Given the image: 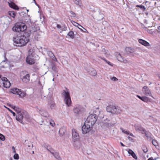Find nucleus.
Returning <instances> with one entry per match:
<instances>
[{
    "label": "nucleus",
    "instance_id": "44",
    "mask_svg": "<svg viewBox=\"0 0 160 160\" xmlns=\"http://www.w3.org/2000/svg\"><path fill=\"white\" fill-rule=\"evenodd\" d=\"M13 158L15 159L18 160L19 158L18 154L17 153H15L14 155Z\"/></svg>",
    "mask_w": 160,
    "mask_h": 160
},
{
    "label": "nucleus",
    "instance_id": "45",
    "mask_svg": "<svg viewBox=\"0 0 160 160\" xmlns=\"http://www.w3.org/2000/svg\"><path fill=\"white\" fill-rule=\"evenodd\" d=\"M1 79H2V81H3L4 82H6V81H8V80L7 78L5 77L2 78Z\"/></svg>",
    "mask_w": 160,
    "mask_h": 160
},
{
    "label": "nucleus",
    "instance_id": "3",
    "mask_svg": "<svg viewBox=\"0 0 160 160\" xmlns=\"http://www.w3.org/2000/svg\"><path fill=\"white\" fill-rule=\"evenodd\" d=\"M15 111L17 112V115L16 117V120L22 124H24V123L22 121V119L24 117V111L18 107H17Z\"/></svg>",
    "mask_w": 160,
    "mask_h": 160
},
{
    "label": "nucleus",
    "instance_id": "42",
    "mask_svg": "<svg viewBox=\"0 0 160 160\" xmlns=\"http://www.w3.org/2000/svg\"><path fill=\"white\" fill-rule=\"evenodd\" d=\"M70 13L71 14V16L72 17L75 18L76 17V14L72 11H69Z\"/></svg>",
    "mask_w": 160,
    "mask_h": 160
},
{
    "label": "nucleus",
    "instance_id": "58",
    "mask_svg": "<svg viewBox=\"0 0 160 160\" xmlns=\"http://www.w3.org/2000/svg\"><path fill=\"white\" fill-rule=\"evenodd\" d=\"M124 63H127L128 62V61L125 59V60H124V59H123V60L122 61Z\"/></svg>",
    "mask_w": 160,
    "mask_h": 160
},
{
    "label": "nucleus",
    "instance_id": "14",
    "mask_svg": "<svg viewBox=\"0 0 160 160\" xmlns=\"http://www.w3.org/2000/svg\"><path fill=\"white\" fill-rule=\"evenodd\" d=\"M43 51L45 52L48 54V55L53 60L55 61H57V59L55 57L53 53L51 51L48 50V49L46 48H44Z\"/></svg>",
    "mask_w": 160,
    "mask_h": 160
},
{
    "label": "nucleus",
    "instance_id": "52",
    "mask_svg": "<svg viewBox=\"0 0 160 160\" xmlns=\"http://www.w3.org/2000/svg\"><path fill=\"white\" fill-rule=\"evenodd\" d=\"M56 27H57V28L58 29H61L62 28L61 26L60 25L58 24H57Z\"/></svg>",
    "mask_w": 160,
    "mask_h": 160
},
{
    "label": "nucleus",
    "instance_id": "20",
    "mask_svg": "<svg viewBox=\"0 0 160 160\" xmlns=\"http://www.w3.org/2000/svg\"><path fill=\"white\" fill-rule=\"evenodd\" d=\"M8 4L10 7L14 9L18 10L19 8L15 4L11 1H10L8 2Z\"/></svg>",
    "mask_w": 160,
    "mask_h": 160
},
{
    "label": "nucleus",
    "instance_id": "16",
    "mask_svg": "<svg viewBox=\"0 0 160 160\" xmlns=\"http://www.w3.org/2000/svg\"><path fill=\"white\" fill-rule=\"evenodd\" d=\"M143 133L145 134V136L147 138L148 140L151 141L154 138L152 134L149 131H146L145 130Z\"/></svg>",
    "mask_w": 160,
    "mask_h": 160
},
{
    "label": "nucleus",
    "instance_id": "43",
    "mask_svg": "<svg viewBox=\"0 0 160 160\" xmlns=\"http://www.w3.org/2000/svg\"><path fill=\"white\" fill-rule=\"evenodd\" d=\"M5 139V136L2 134L0 133V139L2 141H4Z\"/></svg>",
    "mask_w": 160,
    "mask_h": 160
},
{
    "label": "nucleus",
    "instance_id": "54",
    "mask_svg": "<svg viewBox=\"0 0 160 160\" xmlns=\"http://www.w3.org/2000/svg\"><path fill=\"white\" fill-rule=\"evenodd\" d=\"M99 57L101 58L104 61L106 62H107V60L105 58H102L101 57Z\"/></svg>",
    "mask_w": 160,
    "mask_h": 160
},
{
    "label": "nucleus",
    "instance_id": "29",
    "mask_svg": "<svg viewBox=\"0 0 160 160\" xmlns=\"http://www.w3.org/2000/svg\"><path fill=\"white\" fill-rule=\"evenodd\" d=\"M50 88L48 89V92L49 93H48L47 96H44V97H46L47 98H48V99H50L52 97L53 95V93L52 92H50Z\"/></svg>",
    "mask_w": 160,
    "mask_h": 160
},
{
    "label": "nucleus",
    "instance_id": "47",
    "mask_svg": "<svg viewBox=\"0 0 160 160\" xmlns=\"http://www.w3.org/2000/svg\"><path fill=\"white\" fill-rule=\"evenodd\" d=\"M112 80H113L114 81H116L118 80V79L116 78L115 77H113L112 78H111Z\"/></svg>",
    "mask_w": 160,
    "mask_h": 160
},
{
    "label": "nucleus",
    "instance_id": "61",
    "mask_svg": "<svg viewBox=\"0 0 160 160\" xmlns=\"http://www.w3.org/2000/svg\"><path fill=\"white\" fill-rule=\"evenodd\" d=\"M106 62L107 63H108L109 65H110L111 66H112V63L110 62H109V61H107V62Z\"/></svg>",
    "mask_w": 160,
    "mask_h": 160
},
{
    "label": "nucleus",
    "instance_id": "25",
    "mask_svg": "<svg viewBox=\"0 0 160 160\" xmlns=\"http://www.w3.org/2000/svg\"><path fill=\"white\" fill-rule=\"evenodd\" d=\"M39 113L42 115L43 116V117H48L49 116V114L48 113V112L44 110H42L40 111Z\"/></svg>",
    "mask_w": 160,
    "mask_h": 160
},
{
    "label": "nucleus",
    "instance_id": "31",
    "mask_svg": "<svg viewBox=\"0 0 160 160\" xmlns=\"http://www.w3.org/2000/svg\"><path fill=\"white\" fill-rule=\"evenodd\" d=\"M117 58L118 61L120 62H122L123 60V57L121 55L120 53H119L117 57Z\"/></svg>",
    "mask_w": 160,
    "mask_h": 160
},
{
    "label": "nucleus",
    "instance_id": "41",
    "mask_svg": "<svg viewBox=\"0 0 160 160\" xmlns=\"http://www.w3.org/2000/svg\"><path fill=\"white\" fill-rule=\"evenodd\" d=\"M5 108H7L8 109V110L9 111H10V112H11V113H12V115H13V116H15V115H16V114L15 113L13 112L12 110H11V109H10V108H7V107H5Z\"/></svg>",
    "mask_w": 160,
    "mask_h": 160
},
{
    "label": "nucleus",
    "instance_id": "4",
    "mask_svg": "<svg viewBox=\"0 0 160 160\" xmlns=\"http://www.w3.org/2000/svg\"><path fill=\"white\" fill-rule=\"evenodd\" d=\"M27 26L25 24L22 22H19L17 23L15 26L12 28V29L13 31L17 32H24L26 30Z\"/></svg>",
    "mask_w": 160,
    "mask_h": 160
},
{
    "label": "nucleus",
    "instance_id": "26",
    "mask_svg": "<svg viewBox=\"0 0 160 160\" xmlns=\"http://www.w3.org/2000/svg\"><path fill=\"white\" fill-rule=\"evenodd\" d=\"M3 87L6 88H8L10 86L11 84L9 81L3 82Z\"/></svg>",
    "mask_w": 160,
    "mask_h": 160
},
{
    "label": "nucleus",
    "instance_id": "2",
    "mask_svg": "<svg viewBox=\"0 0 160 160\" xmlns=\"http://www.w3.org/2000/svg\"><path fill=\"white\" fill-rule=\"evenodd\" d=\"M65 90H63L62 94L64 96V100L65 104L68 106H71L72 101L70 96L69 90L67 88H65Z\"/></svg>",
    "mask_w": 160,
    "mask_h": 160
},
{
    "label": "nucleus",
    "instance_id": "51",
    "mask_svg": "<svg viewBox=\"0 0 160 160\" xmlns=\"http://www.w3.org/2000/svg\"><path fill=\"white\" fill-rule=\"evenodd\" d=\"M102 51L104 52L105 54H106L108 52V51L107 50H106L104 48L102 50Z\"/></svg>",
    "mask_w": 160,
    "mask_h": 160
},
{
    "label": "nucleus",
    "instance_id": "35",
    "mask_svg": "<svg viewBox=\"0 0 160 160\" xmlns=\"http://www.w3.org/2000/svg\"><path fill=\"white\" fill-rule=\"evenodd\" d=\"M152 140V143L153 145L155 146H156L158 145V142L156 140L153 139Z\"/></svg>",
    "mask_w": 160,
    "mask_h": 160
},
{
    "label": "nucleus",
    "instance_id": "1",
    "mask_svg": "<svg viewBox=\"0 0 160 160\" xmlns=\"http://www.w3.org/2000/svg\"><path fill=\"white\" fill-rule=\"evenodd\" d=\"M30 36L29 32H24L22 35L13 38L14 43L19 47H23L26 45L29 42V38Z\"/></svg>",
    "mask_w": 160,
    "mask_h": 160
},
{
    "label": "nucleus",
    "instance_id": "34",
    "mask_svg": "<svg viewBox=\"0 0 160 160\" xmlns=\"http://www.w3.org/2000/svg\"><path fill=\"white\" fill-rule=\"evenodd\" d=\"M8 14L11 17L14 18L16 15V12L14 11H10L8 12Z\"/></svg>",
    "mask_w": 160,
    "mask_h": 160
},
{
    "label": "nucleus",
    "instance_id": "56",
    "mask_svg": "<svg viewBox=\"0 0 160 160\" xmlns=\"http://www.w3.org/2000/svg\"><path fill=\"white\" fill-rule=\"evenodd\" d=\"M50 124L52 127L54 126V125L55 124L54 122L53 121L52 122H50Z\"/></svg>",
    "mask_w": 160,
    "mask_h": 160
},
{
    "label": "nucleus",
    "instance_id": "46",
    "mask_svg": "<svg viewBox=\"0 0 160 160\" xmlns=\"http://www.w3.org/2000/svg\"><path fill=\"white\" fill-rule=\"evenodd\" d=\"M156 50L157 49L158 51H159L160 50V46L158 45L155 48Z\"/></svg>",
    "mask_w": 160,
    "mask_h": 160
},
{
    "label": "nucleus",
    "instance_id": "63",
    "mask_svg": "<svg viewBox=\"0 0 160 160\" xmlns=\"http://www.w3.org/2000/svg\"><path fill=\"white\" fill-rule=\"evenodd\" d=\"M129 132H129V131H126L125 133L129 135Z\"/></svg>",
    "mask_w": 160,
    "mask_h": 160
},
{
    "label": "nucleus",
    "instance_id": "7",
    "mask_svg": "<svg viewBox=\"0 0 160 160\" xmlns=\"http://www.w3.org/2000/svg\"><path fill=\"white\" fill-rule=\"evenodd\" d=\"M92 128V126L85 122L84 124L82 127L83 134H86L89 132Z\"/></svg>",
    "mask_w": 160,
    "mask_h": 160
},
{
    "label": "nucleus",
    "instance_id": "38",
    "mask_svg": "<svg viewBox=\"0 0 160 160\" xmlns=\"http://www.w3.org/2000/svg\"><path fill=\"white\" fill-rule=\"evenodd\" d=\"M67 28L65 24H64L62 27V28H61V30L62 31H66L67 30Z\"/></svg>",
    "mask_w": 160,
    "mask_h": 160
},
{
    "label": "nucleus",
    "instance_id": "32",
    "mask_svg": "<svg viewBox=\"0 0 160 160\" xmlns=\"http://www.w3.org/2000/svg\"><path fill=\"white\" fill-rule=\"evenodd\" d=\"M103 15L102 13H99L98 16L97 17V19L98 21H100L103 19Z\"/></svg>",
    "mask_w": 160,
    "mask_h": 160
},
{
    "label": "nucleus",
    "instance_id": "5",
    "mask_svg": "<svg viewBox=\"0 0 160 160\" xmlns=\"http://www.w3.org/2000/svg\"><path fill=\"white\" fill-rule=\"evenodd\" d=\"M107 111L112 114H119L121 110L120 108L118 106L113 105H109L106 107Z\"/></svg>",
    "mask_w": 160,
    "mask_h": 160
},
{
    "label": "nucleus",
    "instance_id": "37",
    "mask_svg": "<svg viewBox=\"0 0 160 160\" xmlns=\"http://www.w3.org/2000/svg\"><path fill=\"white\" fill-rule=\"evenodd\" d=\"M142 101L146 102H148L150 101V99L147 97L144 96V98Z\"/></svg>",
    "mask_w": 160,
    "mask_h": 160
},
{
    "label": "nucleus",
    "instance_id": "21",
    "mask_svg": "<svg viewBox=\"0 0 160 160\" xmlns=\"http://www.w3.org/2000/svg\"><path fill=\"white\" fill-rule=\"evenodd\" d=\"M138 42L140 43L145 46H150V44L148 42L146 41L143 40L142 39H139Z\"/></svg>",
    "mask_w": 160,
    "mask_h": 160
},
{
    "label": "nucleus",
    "instance_id": "48",
    "mask_svg": "<svg viewBox=\"0 0 160 160\" xmlns=\"http://www.w3.org/2000/svg\"><path fill=\"white\" fill-rule=\"evenodd\" d=\"M78 28L79 29H80L81 30V31L83 32H88V31L85 28H83V29H84V31H83L82 29L80 28L79 27H78Z\"/></svg>",
    "mask_w": 160,
    "mask_h": 160
},
{
    "label": "nucleus",
    "instance_id": "13",
    "mask_svg": "<svg viewBox=\"0 0 160 160\" xmlns=\"http://www.w3.org/2000/svg\"><path fill=\"white\" fill-rule=\"evenodd\" d=\"M85 69L89 74L92 76H95L97 75L96 71L93 68L86 67Z\"/></svg>",
    "mask_w": 160,
    "mask_h": 160
},
{
    "label": "nucleus",
    "instance_id": "11",
    "mask_svg": "<svg viewBox=\"0 0 160 160\" xmlns=\"http://www.w3.org/2000/svg\"><path fill=\"white\" fill-rule=\"evenodd\" d=\"M72 140L74 142L78 141L79 139V134L77 132V131L74 129L72 130Z\"/></svg>",
    "mask_w": 160,
    "mask_h": 160
},
{
    "label": "nucleus",
    "instance_id": "18",
    "mask_svg": "<svg viewBox=\"0 0 160 160\" xmlns=\"http://www.w3.org/2000/svg\"><path fill=\"white\" fill-rule=\"evenodd\" d=\"M125 51L129 55L134 56V52H135V50L134 49L130 47H127L125 48Z\"/></svg>",
    "mask_w": 160,
    "mask_h": 160
},
{
    "label": "nucleus",
    "instance_id": "8",
    "mask_svg": "<svg viewBox=\"0 0 160 160\" xmlns=\"http://www.w3.org/2000/svg\"><path fill=\"white\" fill-rule=\"evenodd\" d=\"M11 92L13 94H17L21 97H23L25 96L26 93L22 91L21 89L17 88H13L11 89Z\"/></svg>",
    "mask_w": 160,
    "mask_h": 160
},
{
    "label": "nucleus",
    "instance_id": "40",
    "mask_svg": "<svg viewBox=\"0 0 160 160\" xmlns=\"http://www.w3.org/2000/svg\"><path fill=\"white\" fill-rule=\"evenodd\" d=\"M142 149L144 153H146L148 151L147 148L145 146H143L142 147Z\"/></svg>",
    "mask_w": 160,
    "mask_h": 160
},
{
    "label": "nucleus",
    "instance_id": "59",
    "mask_svg": "<svg viewBox=\"0 0 160 160\" xmlns=\"http://www.w3.org/2000/svg\"><path fill=\"white\" fill-rule=\"evenodd\" d=\"M17 107H16L15 106L13 105L12 107L11 108H12V109H13L14 110H15L17 108Z\"/></svg>",
    "mask_w": 160,
    "mask_h": 160
},
{
    "label": "nucleus",
    "instance_id": "39",
    "mask_svg": "<svg viewBox=\"0 0 160 160\" xmlns=\"http://www.w3.org/2000/svg\"><path fill=\"white\" fill-rule=\"evenodd\" d=\"M75 3L77 5H80L81 3L80 0H73Z\"/></svg>",
    "mask_w": 160,
    "mask_h": 160
},
{
    "label": "nucleus",
    "instance_id": "55",
    "mask_svg": "<svg viewBox=\"0 0 160 160\" xmlns=\"http://www.w3.org/2000/svg\"><path fill=\"white\" fill-rule=\"evenodd\" d=\"M120 129L121 130L122 132L124 133H125V132L126 131H125V130H124L123 128H121Z\"/></svg>",
    "mask_w": 160,
    "mask_h": 160
},
{
    "label": "nucleus",
    "instance_id": "53",
    "mask_svg": "<svg viewBox=\"0 0 160 160\" xmlns=\"http://www.w3.org/2000/svg\"><path fill=\"white\" fill-rule=\"evenodd\" d=\"M99 57L101 58L104 61L106 62H107V60L105 58H102L101 57Z\"/></svg>",
    "mask_w": 160,
    "mask_h": 160
},
{
    "label": "nucleus",
    "instance_id": "6",
    "mask_svg": "<svg viewBox=\"0 0 160 160\" xmlns=\"http://www.w3.org/2000/svg\"><path fill=\"white\" fill-rule=\"evenodd\" d=\"M97 119L98 117L96 114H91L88 117L85 122L93 126L95 124Z\"/></svg>",
    "mask_w": 160,
    "mask_h": 160
},
{
    "label": "nucleus",
    "instance_id": "28",
    "mask_svg": "<svg viewBox=\"0 0 160 160\" xmlns=\"http://www.w3.org/2000/svg\"><path fill=\"white\" fill-rule=\"evenodd\" d=\"M39 28L37 27L36 28L35 26H32L30 29L31 33H33L34 32H37L38 30H39Z\"/></svg>",
    "mask_w": 160,
    "mask_h": 160
},
{
    "label": "nucleus",
    "instance_id": "50",
    "mask_svg": "<svg viewBox=\"0 0 160 160\" xmlns=\"http://www.w3.org/2000/svg\"><path fill=\"white\" fill-rule=\"evenodd\" d=\"M128 139H129V140L130 141H132V142L133 141V139L132 138H131L129 136H128Z\"/></svg>",
    "mask_w": 160,
    "mask_h": 160
},
{
    "label": "nucleus",
    "instance_id": "9",
    "mask_svg": "<svg viewBox=\"0 0 160 160\" xmlns=\"http://www.w3.org/2000/svg\"><path fill=\"white\" fill-rule=\"evenodd\" d=\"M30 75L26 72H22L21 74L20 78L23 82L27 83L29 81Z\"/></svg>",
    "mask_w": 160,
    "mask_h": 160
},
{
    "label": "nucleus",
    "instance_id": "23",
    "mask_svg": "<svg viewBox=\"0 0 160 160\" xmlns=\"http://www.w3.org/2000/svg\"><path fill=\"white\" fill-rule=\"evenodd\" d=\"M44 147L50 152L51 154L55 151L53 148H52L50 146L48 145H47L45 144L44 145Z\"/></svg>",
    "mask_w": 160,
    "mask_h": 160
},
{
    "label": "nucleus",
    "instance_id": "60",
    "mask_svg": "<svg viewBox=\"0 0 160 160\" xmlns=\"http://www.w3.org/2000/svg\"><path fill=\"white\" fill-rule=\"evenodd\" d=\"M12 149L13 150V152L14 153H15L16 152V151L15 150V148L13 146L12 147Z\"/></svg>",
    "mask_w": 160,
    "mask_h": 160
},
{
    "label": "nucleus",
    "instance_id": "57",
    "mask_svg": "<svg viewBox=\"0 0 160 160\" xmlns=\"http://www.w3.org/2000/svg\"><path fill=\"white\" fill-rule=\"evenodd\" d=\"M33 146L32 144H31L30 145H28V147L29 148H32L33 147Z\"/></svg>",
    "mask_w": 160,
    "mask_h": 160
},
{
    "label": "nucleus",
    "instance_id": "12",
    "mask_svg": "<svg viewBox=\"0 0 160 160\" xmlns=\"http://www.w3.org/2000/svg\"><path fill=\"white\" fill-rule=\"evenodd\" d=\"M35 55H28L27 57L26 61L30 65L34 64L35 62Z\"/></svg>",
    "mask_w": 160,
    "mask_h": 160
},
{
    "label": "nucleus",
    "instance_id": "30",
    "mask_svg": "<svg viewBox=\"0 0 160 160\" xmlns=\"http://www.w3.org/2000/svg\"><path fill=\"white\" fill-rule=\"evenodd\" d=\"M67 35L69 36L72 39H73L74 38V34L73 32L72 31L69 32Z\"/></svg>",
    "mask_w": 160,
    "mask_h": 160
},
{
    "label": "nucleus",
    "instance_id": "24",
    "mask_svg": "<svg viewBox=\"0 0 160 160\" xmlns=\"http://www.w3.org/2000/svg\"><path fill=\"white\" fill-rule=\"evenodd\" d=\"M128 154L132 156V157L135 160H137L138 158L137 156L134 152L131 149H129L128 151Z\"/></svg>",
    "mask_w": 160,
    "mask_h": 160
},
{
    "label": "nucleus",
    "instance_id": "19",
    "mask_svg": "<svg viewBox=\"0 0 160 160\" xmlns=\"http://www.w3.org/2000/svg\"><path fill=\"white\" fill-rule=\"evenodd\" d=\"M82 109L80 105H78L73 108V111L75 113H79L82 111Z\"/></svg>",
    "mask_w": 160,
    "mask_h": 160
},
{
    "label": "nucleus",
    "instance_id": "33",
    "mask_svg": "<svg viewBox=\"0 0 160 160\" xmlns=\"http://www.w3.org/2000/svg\"><path fill=\"white\" fill-rule=\"evenodd\" d=\"M136 7L139 8L140 9L143 11H144L146 9V8L144 6H143L142 5H136Z\"/></svg>",
    "mask_w": 160,
    "mask_h": 160
},
{
    "label": "nucleus",
    "instance_id": "27",
    "mask_svg": "<svg viewBox=\"0 0 160 160\" xmlns=\"http://www.w3.org/2000/svg\"><path fill=\"white\" fill-rule=\"evenodd\" d=\"M65 130L64 128H61L59 131V134L60 136H63L65 133Z\"/></svg>",
    "mask_w": 160,
    "mask_h": 160
},
{
    "label": "nucleus",
    "instance_id": "22",
    "mask_svg": "<svg viewBox=\"0 0 160 160\" xmlns=\"http://www.w3.org/2000/svg\"><path fill=\"white\" fill-rule=\"evenodd\" d=\"M55 157V158L58 160H62V158L60 157L59 153L55 151L52 154Z\"/></svg>",
    "mask_w": 160,
    "mask_h": 160
},
{
    "label": "nucleus",
    "instance_id": "10",
    "mask_svg": "<svg viewBox=\"0 0 160 160\" xmlns=\"http://www.w3.org/2000/svg\"><path fill=\"white\" fill-rule=\"evenodd\" d=\"M49 68H51V72L53 74V77L56 78L55 74L57 73L58 72V69L57 67L55 64L54 62H52L49 66Z\"/></svg>",
    "mask_w": 160,
    "mask_h": 160
},
{
    "label": "nucleus",
    "instance_id": "64",
    "mask_svg": "<svg viewBox=\"0 0 160 160\" xmlns=\"http://www.w3.org/2000/svg\"><path fill=\"white\" fill-rule=\"evenodd\" d=\"M129 135L132 137H134V135L132 133H131L130 132H129Z\"/></svg>",
    "mask_w": 160,
    "mask_h": 160
},
{
    "label": "nucleus",
    "instance_id": "49",
    "mask_svg": "<svg viewBox=\"0 0 160 160\" xmlns=\"http://www.w3.org/2000/svg\"><path fill=\"white\" fill-rule=\"evenodd\" d=\"M157 158H154L153 157H152L149 158L148 160H157Z\"/></svg>",
    "mask_w": 160,
    "mask_h": 160
},
{
    "label": "nucleus",
    "instance_id": "17",
    "mask_svg": "<svg viewBox=\"0 0 160 160\" xmlns=\"http://www.w3.org/2000/svg\"><path fill=\"white\" fill-rule=\"evenodd\" d=\"M134 127L136 131L141 132L142 133H143L144 132H145V129L138 124H135Z\"/></svg>",
    "mask_w": 160,
    "mask_h": 160
},
{
    "label": "nucleus",
    "instance_id": "36",
    "mask_svg": "<svg viewBox=\"0 0 160 160\" xmlns=\"http://www.w3.org/2000/svg\"><path fill=\"white\" fill-rule=\"evenodd\" d=\"M34 50L32 49H30L29 51L28 55H35Z\"/></svg>",
    "mask_w": 160,
    "mask_h": 160
},
{
    "label": "nucleus",
    "instance_id": "62",
    "mask_svg": "<svg viewBox=\"0 0 160 160\" xmlns=\"http://www.w3.org/2000/svg\"><path fill=\"white\" fill-rule=\"evenodd\" d=\"M158 33H159L160 34V26H159L158 27Z\"/></svg>",
    "mask_w": 160,
    "mask_h": 160
},
{
    "label": "nucleus",
    "instance_id": "15",
    "mask_svg": "<svg viewBox=\"0 0 160 160\" xmlns=\"http://www.w3.org/2000/svg\"><path fill=\"white\" fill-rule=\"evenodd\" d=\"M142 91L146 95L151 96L153 98V96L152 95V93L150 90L147 86H144L142 88Z\"/></svg>",
    "mask_w": 160,
    "mask_h": 160
}]
</instances>
